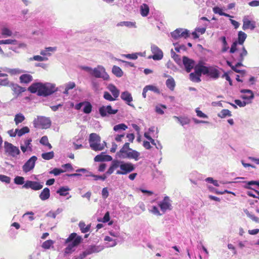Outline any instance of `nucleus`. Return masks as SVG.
<instances>
[{
	"instance_id": "nucleus-1",
	"label": "nucleus",
	"mask_w": 259,
	"mask_h": 259,
	"mask_svg": "<svg viewBox=\"0 0 259 259\" xmlns=\"http://www.w3.org/2000/svg\"><path fill=\"white\" fill-rule=\"evenodd\" d=\"M135 169V167L133 163L116 159L112 161L111 165L106 174L110 175L116 170V175H125L131 172Z\"/></svg>"
},
{
	"instance_id": "nucleus-2",
	"label": "nucleus",
	"mask_w": 259,
	"mask_h": 259,
	"mask_svg": "<svg viewBox=\"0 0 259 259\" xmlns=\"http://www.w3.org/2000/svg\"><path fill=\"white\" fill-rule=\"evenodd\" d=\"M116 156L121 159H139L140 153L130 147V143H125L120 150L116 153Z\"/></svg>"
},
{
	"instance_id": "nucleus-3",
	"label": "nucleus",
	"mask_w": 259,
	"mask_h": 259,
	"mask_svg": "<svg viewBox=\"0 0 259 259\" xmlns=\"http://www.w3.org/2000/svg\"><path fill=\"white\" fill-rule=\"evenodd\" d=\"M32 93H36L38 96H47L52 94L53 91L47 84L37 82L32 84L28 89Z\"/></svg>"
},
{
	"instance_id": "nucleus-4",
	"label": "nucleus",
	"mask_w": 259,
	"mask_h": 259,
	"mask_svg": "<svg viewBox=\"0 0 259 259\" xmlns=\"http://www.w3.org/2000/svg\"><path fill=\"white\" fill-rule=\"evenodd\" d=\"M89 142L91 148L94 151H101L106 146V143H101L100 137L96 133L90 135Z\"/></svg>"
},
{
	"instance_id": "nucleus-5",
	"label": "nucleus",
	"mask_w": 259,
	"mask_h": 259,
	"mask_svg": "<svg viewBox=\"0 0 259 259\" xmlns=\"http://www.w3.org/2000/svg\"><path fill=\"white\" fill-rule=\"evenodd\" d=\"M91 75L96 77L102 78L104 80H109V76L106 72L105 68L101 65H98L93 68Z\"/></svg>"
},
{
	"instance_id": "nucleus-6",
	"label": "nucleus",
	"mask_w": 259,
	"mask_h": 259,
	"mask_svg": "<svg viewBox=\"0 0 259 259\" xmlns=\"http://www.w3.org/2000/svg\"><path fill=\"white\" fill-rule=\"evenodd\" d=\"M4 148L8 155L13 157H17L20 153V151L17 147L7 141L4 143Z\"/></svg>"
},
{
	"instance_id": "nucleus-7",
	"label": "nucleus",
	"mask_w": 259,
	"mask_h": 259,
	"mask_svg": "<svg viewBox=\"0 0 259 259\" xmlns=\"http://www.w3.org/2000/svg\"><path fill=\"white\" fill-rule=\"evenodd\" d=\"M35 127H39L42 128H48L51 124V121L48 117L44 116L38 117L33 121Z\"/></svg>"
},
{
	"instance_id": "nucleus-8",
	"label": "nucleus",
	"mask_w": 259,
	"mask_h": 259,
	"mask_svg": "<svg viewBox=\"0 0 259 259\" xmlns=\"http://www.w3.org/2000/svg\"><path fill=\"white\" fill-rule=\"evenodd\" d=\"M158 205L163 213L172 209L171 201L168 196H165L161 201L159 202Z\"/></svg>"
},
{
	"instance_id": "nucleus-9",
	"label": "nucleus",
	"mask_w": 259,
	"mask_h": 259,
	"mask_svg": "<svg viewBox=\"0 0 259 259\" xmlns=\"http://www.w3.org/2000/svg\"><path fill=\"white\" fill-rule=\"evenodd\" d=\"M171 35L175 39H177L180 37H184L186 38L189 36V31L187 29L178 28L171 32Z\"/></svg>"
},
{
	"instance_id": "nucleus-10",
	"label": "nucleus",
	"mask_w": 259,
	"mask_h": 259,
	"mask_svg": "<svg viewBox=\"0 0 259 259\" xmlns=\"http://www.w3.org/2000/svg\"><path fill=\"white\" fill-rule=\"evenodd\" d=\"M99 113L101 116L105 117L111 114H115L117 113V109H113L111 106H103L99 108Z\"/></svg>"
},
{
	"instance_id": "nucleus-11",
	"label": "nucleus",
	"mask_w": 259,
	"mask_h": 259,
	"mask_svg": "<svg viewBox=\"0 0 259 259\" xmlns=\"http://www.w3.org/2000/svg\"><path fill=\"white\" fill-rule=\"evenodd\" d=\"M151 51L153 54L149 58H152L154 60H160L162 59L163 55V52L157 46L152 45L151 46Z\"/></svg>"
},
{
	"instance_id": "nucleus-12",
	"label": "nucleus",
	"mask_w": 259,
	"mask_h": 259,
	"mask_svg": "<svg viewBox=\"0 0 259 259\" xmlns=\"http://www.w3.org/2000/svg\"><path fill=\"white\" fill-rule=\"evenodd\" d=\"M43 187V185L39 182L36 181H27L23 186V188L25 189L31 188V189L37 191L40 190Z\"/></svg>"
},
{
	"instance_id": "nucleus-13",
	"label": "nucleus",
	"mask_w": 259,
	"mask_h": 259,
	"mask_svg": "<svg viewBox=\"0 0 259 259\" xmlns=\"http://www.w3.org/2000/svg\"><path fill=\"white\" fill-rule=\"evenodd\" d=\"M37 157L35 156H33L30 158H29L22 167L23 171L25 172H27L32 170L35 166V163Z\"/></svg>"
},
{
	"instance_id": "nucleus-14",
	"label": "nucleus",
	"mask_w": 259,
	"mask_h": 259,
	"mask_svg": "<svg viewBox=\"0 0 259 259\" xmlns=\"http://www.w3.org/2000/svg\"><path fill=\"white\" fill-rule=\"evenodd\" d=\"M82 238L80 236H77L76 233H73L70 235L67 239L66 242H71L74 246H77L81 241Z\"/></svg>"
},
{
	"instance_id": "nucleus-15",
	"label": "nucleus",
	"mask_w": 259,
	"mask_h": 259,
	"mask_svg": "<svg viewBox=\"0 0 259 259\" xmlns=\"http://www.w3.org/2000/svg\"><path fill=\"white\" fill-rule=\"evenodd\" d=\"M243 26H242V29L244 30H245L247 29L250 28L251 30L254 29L256 26H255V21H250L247 19L246 17H244L243 19Z\"/></svg>"
},
{
	"instance_id": "nucleus-16",
	"label": "nucleus",
	"mask_w": 259,
	"mask_h": 259,
	"mask_svg": "<svg viewBox=\"0 0 259 259\" xmlns=\"http://www.w3.org/2000/svg\"><path fill=\"white\" fill-rule=\"evenodd\" d=\"M183 62L187 72H189L194 66V62L187 57H183Z\"/></svg>"
},
{
	"instance_id": "nucleus-17",
	"label": "nucleus",
	"mask_w": 259,
	"mask_h": 259,
	"mask_svg": "<svg viewBox=\"0 0 259 259\" xmlns=\"http://www.w3.org/2000/svg\"><path fill=\"white\" fill-rule=\"evenodd\" d=\"M112 158L111 156L105 155L104 153L98 155L94 158V160L96 162L100 161H112Z\"/></svg>"
},
{
	"instance_id": "nucleus-18",
	"label": "nucleus",
	"mask_w": 259,
	"mask_h": 259,
	"mask_svg": "<svg viewBox=\"0 0 259 259\" xmlns=\"http://www.w3.org/2000/svg\"><path fill=\"white\" fill-rule=\"evenodd\" d=\"M121 98L124 101L126 104L131 106H134L130 103L133 101V98L131 94L127 91L123 92L121 94Z\"/></svg>"
},
{
	"instance_id": "nucleus-19",
	"label": "nucleus",
	"mask_w": 259,
	"mask_h": 259,
	"mask_svg": "<svg viewBox=\"0 0 259 259\" xmlns=\"http://www.w3.org/2000/svg\"><path fill=\"white\" fill-rule=\"evenodd\" d=\"M31 141L32 140L31 139L25 140L24 142V144L21 145V149L23 153H25L27 150L32 151Z\"/></svg>"
},
{
	"instance_id": "nucleus-20",
	"label": "nucleus",
	"mask_w": 259,
	"mask_h": 259,
	"mask_svg": "<svg viewBox=\"0 0 259 259\" xmlns=\"http://www.w3.org/2000/svg\"><path fill=\"white\" fill-rule=\"evenodd\" d=\"M209 68L203 66L200 64H198L195 67V70L199 73L200 75L202 73L203 74H208L209 72Z\"/></svg>"
},
{
	"instance_id": "nucleus-21",
	"label": "nucleus",
	"mask_w": 259,
	"mask_h": 259,
	"mask_svg": "<svg viewBox=\"0 0 259 259\" xmlns=\"http://www.w3.org/2000/svg\"><path fill=\"white\" fill-rule=\"evenodd\" d=\"M50 197V191L48 188H44L39 195V198L45 201L48 199Z\"/></svg>"
},
{
	"instance_id": "nucleus-22",
	"label": "nucleus",
	"mask_w": 259,
	"mask_h": 259,
	"mask_svg": "<svg viewBox=\"0 0 259 259\" xmlns=\"http://www.w3.org/2000/svg\"><path fill=\"white\" fill-rule=\"evenodd\" d=\"M173 118L177 119L182 126L188 124L190 122V119L188 117L174 116Z\"/></svg>"
},
{
	"instance_id": "nucleus-23",
	"label": "nucleus",
	"mask_w": 259,
	"mask_h": 259,
	"mask_svg": "<svg viewBox=\"0 0 259 259\" xmlns=\"http://www.w3.org/2000/svg\"><path fill=\"white\" fill-rule=\"evenodd\" d=\"M108 90L111 92L113 96L116 99L118 97L119 95V90L113 84H109L107 86Z\"/></svg>"
},
{
	"instance_id": "nucleus-24",
	"label": "nucleus",
	"mask_w": 259,
	"mask_h": 259,
	"mask_svg": "<svg viewBox=\"0 0 259 259\" xmlns=\"http://www.w3.org/2000/svg\"><path fill=\"white\" fill-rule=\"evenodd\" d=\"M57 50L56 47H47L45 48V50H41L40 52V54L42 56V57H46V56H50L51 55V54L49 53V52H55Z\"/></svg>"
},
{
	"instance_id": "nucleus-25",
	"label": "nucleus",
	"mask_w": 259,
	"mask_h": 259,
	"mask_svg": "<svg viewBox=\"0 0 259 259\" xmlns=\"http://www.w3.org/2000/svg\"><path fill=\"white\" fill-rule=\"evenodd\" d=\"M208 74L214 79H217L220 76V72L218 69L214 67H209Z\"/></svg>"
},
{
	"instance_id": "nucleus-26",
	"label": "nucleus",
	"mask_w": 259,
	"mask_h": 259,
	"mask_svg": "<svg viewBox=\"0 0 259 259\" xmlns=\"http://www.w3.org/2000/svg\"><path fill=\"white\" fill-rule=\"evenodd\" d=\"M76 85L74 82L70 81L64 84V90L63 91V93L65 95H68L69 91L72 90L75 87Z\"/></svg>"
},
{
	"instance_id": "nucleus-27",
	"label": "nucleus",
	"mask_w": 259,
	"mask_h": 259,
	"mask_svg": "<svg viewBox=\"0 0 259 259\" xmlns=\"http://www.w3.org/2000/svg\"><path fill=\"white\" fill-rule=\"evenodd\" d=\"M32 76L28 74H24L20 76V80L22 83H28L32 80Z\"/></svg>"
},
{
	"instance_id": "nucleus-28",
	"label": "nucleus",
	"mask_w": 259,
	"mask_h": 259,
	"mask_svg": "<svg viewBox=\"0 0 259 259\" xmlns=\"http://www.w3.org/2000/svg\"><path fill=\"white\" fill-rule=\"evenodd\" d=\"M242 93H244L245 95H242V98L246 100H250L253 98L254 96L252 92L249 90H242L241 91Z\"/></svg>"
},
{
	"instance_id": "nucleus-29",
	"label": "nucleus",
	"mask_w": 259,
	"mask_h": 259,
	"mask_svg": "<svg viewBox=\"0 0 259 259\" xmlns=\"http://www.w3.org/2000/svg\"><path fill=\"white\" fill-rule=\"evenodd\" d=\"M165 84L166 87L171 91H174L176 86V83L174 79L169 76V77L166 80Z\"/></svg>"
},
{
	"instance_id": "nucleus-30",
	"label": "nucleus",
	"mask_w": 259,
	"mask_h": 259,
	"mask_svg": "<svg viewBox=\"0 0 259 259\" xmlns=\"http://www.w3.org/2000/svg\"><path fill=\"white\" fill-rule=\"evenodd\" d=\"M190 79L193 82H199L201 81L200 76L201 75L199 72H196L195 70V72L191 73L189 75Z\"/></svg>"
},
{
	"instance_id": "nucleus-31",
	"label": "nucleus",
	"mask_w": 259,
	"mask_h": 259,
	"mask_svg": "<svg viewBox=\"0 0 259 259\" xmlns=\"http://www.w3.org/2000/svg\"><path fill=\"white\" fill-rule=\"evenodd\" d=\"M78 226L81 232L83 233L88 232L90 230L91 226V224L86 225L83 222H80Z\"/></svg>"
},
{
	"instance_id": "nucleus-32",
	"label": "nucleus",
	"mask_w": 259,
	"mask_h": 259,
	"mask_svg": "<svg viewBox=\"0 0 259 259\" xmlns=\"http://www.w3.org/2000/svg\"><path fill=\"white\" fill-rule=\"evenodd\" d=\"M1 34L4 37L12 36L13 32L8 27H3L1 28Z\"/></svg>"
},
{
	"instance_id": "nucleus-33",
	"label": "nucleus",
	"mask_w": 259,
	"mask_h": 259,
	"mask_svg": "<svg viewBox=\"0 0 259 259\" xmlns=\"http://www.w3.org/2000/svg\"><path fill=\"white\" fill-rule=\"evenodd\" d=\"M247 37V35L243 31H239L238 32V42L239 45H243L244 41Z\"/></svg>"
},
{
	"instance_id": "nucleus-34",
	"label": "nucleus",
	"mask_w": 259,
	"mask_h": 259,
	"mask_svg": "<svg viewBox=\"0 0 259 259\" xmlns=\"http://www.w3.org/2000/svg\"><path fill=\"white\" fill-rule=\"evenodd\" d=\"M112 73L117 77H121L123 75V72L121 68L117 66H113L112 69Z\"/></svg>"
},
{
	"instance_id": "nucleus-35",
	"label": "nucleus",
	"mask_w": 259,
	"mask_h": 259,
	"mask_svg": "<svg viewBox=\"0 0 259 259\" xmlns=\"http://www.w3.org/2000/svg\"><path fill=\"white\" fill-rule=\"evenodd\" d=\"M25 119V118L24 116L22 113H19L15 115L14 121L16 124L18 125V124L22 122Z\"/></svg>"
},
{
	"instance_id": "nucleus-36",
	"label": "nucleus",
	"mask_w": 259,
	"mask_h": 259,
	"mask_svg": "<svg viewBox=\"0 0 259 259\" xmlns=\"http://www.w3.org/2000/svg\"><path fill=\"white\" fill-rule=\"evenodd\" d=\"M140 10H141V14L142 15V16L145 17L146 16H147V15L149 13V7L146 4H143V5H142L141 6Z\"/></svg>"
},
{
	"instance_id": "nucleus-37",
	"label": "nucleus",
	"mask_w": 259,
	"mask_h": 259,
	"mask_svg": "<svg viewBox=\"0 0 259 259\" xmlns=\"http://www.w3.org/2000/svg\"><path fill=\"white\" fill-rule=\"evenodd\" d=\"M16 132L19 137H21L24 134L29 133V129L28 127L25 126L21 129H16Z\"/></svg>"
},
{
	"instance_id": "nucleus-38",
	"label": "nucleus",
	"mask_w": 259,
	"mask_h": 259,
	"mask_svg": "<svg viewBox=\"0 0 259 259\" xmlns=\"http://www.w3.org/2000/svg\"><path fill=\"white\" fill-rule=\"evenodd\" d=\"M48 60V58L46 57H42L39 55L34 56L33 57L30 58L29 60L30 61H36L39 62L46 61Z\"/></svg>"
},
{
	"instance_id": "nucleus-39",
	"label": "nucleus",
	"mask_w": 259,
	"mask_h": 259,
	"mask_svg": "<svg viewBox=\"0 0 259 259\" xmlns=\"http://www.w3.org/2000/svg\"><path fill=\"white\" fill-rule=\"evenodd\" d=\"M86 177H93L94 178L95 180H101L102 181H104L107 177L105 176V175H104L103 176H97L93 175L91 172H88V174L85 175Z\"/></svg>"
},
{
	"instance_id": "nucleus-40",
	"label": "nucleus",
	"mask_w": 259,
	"mask_h": 259,
	"mask_svg": "<svg viewBox=\"0 0 259 259\" xmlns=\"http://www.w3.org/2000/svg\"><path fill=\"white\" fill-rule=\"evenodd\" d=\"M218 116L221 118H225L226 116H231V112L228 109H223L220 113L218 114Z\"/></svg>"
},
{
	"instance_id": "nucleus-41",
	"label": "nucleus",
	"mask_w": 259,
	"mask_h": 259,
	"mask_svg": "<svg viewBox=\"0 0 259 259\" xmlns=\"http://www.w3.org/2000/svg\"><path fill=\"white\" fill-rule=\"evenodd\" d=\"M127 126L124 123H120L115 125L113 130L115 132H120L121 131H125Z\"/></svg>"
},
{
	"instance_id": "nucleus-42",
	"label": "nucleus",
	"mask_w": 259,
	"mask_h": 259,
	"mask_svg": "<svg viewBox=\"0 0 259 259\" xmlns=\"http://www.w3.org/2000/svg\"><path fill=\"white\" fill-rule=\"evenodd\" d=\"M163 109H166V106L165 105H162V104L157 105L155 107V111L157 113L160 114V115H162L164 113V112Z\"/></svg>"
},
{
	"instance_id": "nucleus-43",
	"label": "nucleus",
	"mask_w": 259,
	"mask_h": 259,
	"mask_svg": "<svg viewBox=\"0 0 259 259\" xmlns=\"http://www.w3.org/2000/svg\"><path fill=\"white\" fill-rule=\"evenodd\" d=\"M40 143L45 145L47 147H48L49 149H51L52 147L51 145L49 143L48 138L47 136H43L40 140Z\"/></svg>"
},
{
	"instance_id": "nucleus-44",
	"label": "nucleus",
	"mask_w": 259,
	"mask_h": 259,
	"mask_svg": "<svg viewBox=\"0 0 259 259\" xmlns=\"http://www.w3.org/2000/svg\"><path fill=\"white\" fill-rule=\"evenodd\" d=\"M69 190V189L68 187H63L58 189L57 191V193L58 194H59V195L61 196H66L68 194L67 191H68Z\"/></svg>"
},
{
	"instance_id": "nucleus-45",
	"label": "nucleus",
	"mask_w": 259,
	"mask_h": 259,
	"mask_svg": "<svg viewBox=\"0 0 259 259\" xmlns=\"http://www.w3.org/2000/svg\"><path fill=\"white\" fill-rule=\"evenodd\" d=\"M54 156V153L53 151L44 153L41 154V157L45 160H50L52 159Z\"/></svg>"
},
{
	"instance_id": "nucleus-46",
	"label": "nucleus",
	"mask_w": 259,
	"mask_h": 259,
	"mask_svg": "<svg viewBox=\"0 0 259 259\" xmlns=\"http://www.w3.org/2000/svg\"><path fill=\"white\" fill-rule=\"evenodd\" d=\"M220 39L222 40L223 44L222 51L223 52H225L229 49V47L226 41V37L225 36H222L220 38Z\"/></svg>"
},
{
	"instance_id": "nucleus-47",
	"label": "nucleus",
	"mask_w": 259,
	"mask_h": 259,
	"mask_svg": "<svg viewBox=\"0 0 259 259\" xmlns=\"http://www.w3.org/2000/svg\"><path fill=\"white\" fill-rule=\"evenodd\" d=\"M75 246L73 245L71 242L68 244V246L65 248L64 251L65 254H68L72 253L74 251Z\"/></svg>"
},
{
	"instance_id": "nucleus-48",
	"label": "nucleus",
	"mask_w": 259,
	"mask_h": 259,
	"mask_svg": "<svg viewBox=\"0 0 259 259\" xmlns=\"http://www.w3.org/2000/svg\"><path fill=\"white\" fill-rule=\"evenodd\" d=\"M85 251L87 252L88 255H90L92 253L99 252V250L98 249V247L95 246H91L87 250H85Z\"/></svg>"
},
{
	"instance_id": "nucleus-49",
	"label": "nucleus",
	"mask_w": 259,
	"mask_h": 259,
	"mask_svg": "<svg viewBox=\"0 0 259 259\" xmlns=\"http://www.w3.org/2000/svg\"><path fill=\"white\" fill-rule=\"evenodd\" d=\"M17 41L16 39H8L5 40H0V45L11 44L16 45Z\"/></svg>"
},
{
	"instance_id": "nucleus-50",
	"label": "nucleus",
	"mask_w": 259,
	"mask_h": 259,
	"mask_svg": "<svg viewBox=\"0 0 259 259\" xmlns=\"http://www.w3.org/2000/svg\"><path fill=\"white\" fill-rule=\"evenodd\" d=\"M245 212L247 216L250 219H251L253 221L259 223V218L255 216L254 214L250 213L247 210L245 211Z\"/></svg>"
},
{
	"instance_id": "nucleus-51",
	"label": "nucleus",
	"mask_w": 259,
	"mask_h": 259,
	"mask_svg": "<svg viewBox=\"0 0 259 259\" xmlns=\"http://www.w3.org/2000/svg\"><path fill=\"white\" fill-rule=\"evenodd\" d=\"M92 106L89 102L85 103V106L83 108V111L84 113L89 114L92 111Z\"/></svg>"
},
{
	"instance_id": "nucleus-52",
	"label": "nucleus",
	"mask_w": 259,
	"mask_h": 259,
	"mask_svg": "<svg viewBox=\"0 0 259 259\" xmlns=\"http://www.w3.org/2000/svg\"><path fill=\"white\" fill-rule=\"evenodd\" d=\"M170 54L171 57L175 60V61L178 63L179 64L181 62V58L180 56L176 54V53L174 52V51L171 49L170 51Z\"/></svg>"
},
{
	"instance_id": "nucleus-53",
	"label": "nucleus",
	"mask_w": 259,
	"mask_h": 259,
	"mask_svg": "<svg viewBox=\"0 0 259 259\" xmlns=\"http://www.w3.org/2000/svg\"><path fill=\"white\" fill-rule=\"evenodd\" d=\"M53 243L54 242L52 240H48L42 243V247L45 249H49Z\"/></svg>"
},
{
	"instance_id": "nucleus-54",
	"label": "nucleus",
	"mask_w": 259,
	"mask_h": 259,
	"mask_svg": "<svg viewBox=\"0 0 259 259\" xmlns=\"http://www.w3.org/2000/svg\"><path fill=\"white\" fill-rule=\"evenodd\" d=\"M247 55V52L245 48L243 47L242 48V52L240 53L239 57L238 59V60H240L241 61H243L244 60V57L246 56Z\"/></svg>"
},
{
	"instance_id": "nucleus-55",
	"label": "nucleus",
	"mask_w": 259,
	"mask_h": 259,
	"mask_svg": "<svg viewBox=\"0 0 259 259\" xmlns=\"http://www.w3.org/2000/svg\"><path fill=\"white\" fill-rule=\"evenodd\" d=\"M65 171V170H63L62 169L55 168L53 170H51L49 173L50 174H53L55 176H58L60 174L64 172Z\"/></svg>"
},
{
	"instance_id": "nucleus-56",
	"label": "nucleus",
	"mask_w": 259,
	"mask_h": 259,
	"mask_svg": "<svg viewBox=\"0 0 259 259\" xmlns=\"http://www.w3.org/2000/svg\"><path fill=\"white\" fill-rule=\"evenodd\" d=\"M104 98L108 101H115L116 99L112 97L110 93H109L107 92H104V95H103Z\"/></svg>"
},
{
	"instance_id": "nucleus-57",
	"label": "nucleus",
	"mask_w": 259,
	"mask_h": 259,
	"mask_svg": "<svg viewBox=\"0 0 259 259\" xmlns=\"http://www.w3.org/2000/svg\"><path fill=\"white\" fill-rule=\"evenodd\" d=\"M14 183L17 185H22L24 184V178L22 177L17 176L14 179Z\"/></svg>"
},
{
	"instance_id": "nucleus-58",
	"label": "nucleus",
	"mask_w": 259,
	"mask_h": 259,
	"mask_svg": "<svg viewBox=\"0 0 259 259\" xmlns=\"http://www.w3.org/2000/svg\"><path fill=\"white\" fill-rule=\"evenodd\" d=\"M145 87L148 91H151L156 93H159V89L156 86L153 85H148L145 86Z\"/></svg>"
},
{
	"instance_id": "nucleus-59",
	"label": "nucleus",
	"mask_w": 259,
	"mask_h": 259,
	"mask_svg": "<svg viewBox=\"0 0 259 259\" xmlns=\"http://www.w3.org/2000/svg\"><path fill=\"white\" fill-rule=\"evenodd\" d=\"M0 181L7 184H9L11 181V178L7 176L0 175Z\"/></svg>"
},
{
	"instance_id": "nucleus-60",
	"label": "nucleus",
	"mask_w": 259,
	"mask_h": 259,
	"mask_svg": "<svg viewBox=\"0 0 259 259\" xmlns=\"http://www.w3.org/2000/svg\"><path fill=\"white\" fill-rule=\"evenodd\" d=\"M138 55H141V53L128 54L124 56L127 59L136 60L137 59Z\"/></svg>"
},
{
	"instance_id": "nucleus-61",
	"label": "nucleus",
	"mask_w": 259,
	"mask_h": 259,
	"mask_svg": "<svg viewBox=\"0 0 259 259\" xmlns=\"http://www.w3.org/2000/svg\"><path fill=\"white\" fill-rule=\"evenodd\" d=\"M126 26L127 27H133L135 26V24L131 22L123 21L117 24V26Z\"/></svg>"
},
{
	"instance_id": "nucleus-62",
	"label": "nucleus",
	"mask_w": 259,
	"mask_h": 259,
	"mask_svg": "<svg viewBox=\"0 0 259 259\" xmlns=\"http://www.w3.org/2000/svg\"><path fill=\"white\" fill-rule=\"evenodd\" d=\"M196 113L197 114V116L201 117V118H208V116L203 113L201 111H200L199 108H196L195 110Z\"/></svg>"
},
{
	"instance_id": "nucleus-63",
	"label": "nucleus",
	"mask_w": 259,
	"mask_h": 259,
	"mask_svg": "<svg viewBox=\"0 0 259 259\" xmlns=\"http://www.w3.org/2000/svg\"><path fill=\"white\" fill-rule=\"evenodd\" d=\"M23 71L19 68L11 69L10 71V74L11 75H16L22 73Z\"/></svg>"
},
{
	"instance_id": "nucleus-64",
	"label": "nucleus",
	"mask_w": 259,
	"mask_h": 259,
	"mask_svg": "<svg viewBox=\"0 0 259 259\" xmlns=\"http://www.w3.org/2000/svg\"><path fill=\"white\" fill-rule=\"evenodd\" d=\"M40 254V252H33L32 254L29 255V259H38Z\"/></svg>"
}]
</instances>
